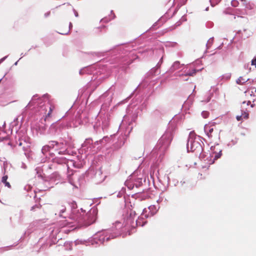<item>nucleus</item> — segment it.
I'll list each match as a JSON object with an SVG mask.
<instances>
[{
    "label": "nucleus",
    "mask_w": 256,
    "mask_h": 256,
    "mask_svg": "<svg viewBox=\"0 0 256 256\" xmlns=\"http://www.w3.org/2000/svg\"><path fill=\"white\" fill-rule=\"evenodd\" d=\"M128 216L124 218V222L116 221L113 224L112 230H102L98 232L94 235L92 238L86 240H76L74 242L76 245L82 244L88 246L90 244L92 246L95 244L100 245L104 244L106 241L108 242L110 240L114 238L116 236L120 235L122 232L126 230V227L132 226L134 222V212L130 210Z\"/></svg>",
    "instance_id": "1"
},
{
    "label": "nucleus",
    "mask_w": 256,
    "mask_h": 256,
    "mask_svg": "<svg viewBox=\"0 0 256 256\" xmlns=\"http://www.w3.org/2000/svg\"><path fill=\"white\" fill-rule=\"evenodd\" d=\"M72 213L69 217L61 222L62 227L68 226L74 228L88 226L94 222L96 219L98 210L96 208H91L86 214V212L82 208L76 210V204L72 202L71 204Z\"/></svg>",
    "instance_id": "2"
},
{
    "label": "nucleus",
    "mask_w": 256,
    "mask_h": 256,
    "mask_svg": "<svg viewBox=\"0 0 256 256\" xmlns=\"http://www.w3.org/2000/svg\"><path fill=\"white\" fill-rule=\"evenodd\" d=\"M202 144L204 143L202 138L196 135L194 132H190L187 140L186 148L188 152H195L196 155H199V158L206 162L207 164H211L214 160L220 158L222 155V150L218 148L219 144H217L210 147L212 153L207 154L203 152Z\"/></svg>",
    "instance_id": "3"
},
{
    "label": "nucleus",
    "mask_w": 256,
    "mask_h": 256,
    "mask_svg": "<svg viewBox=\"0 0 256 256\" xmlns=\"http://www.w3.org/2000/svg\"><path fill=\"white\" fill-rule=\"evenodd\" d=\"M113 94L114 89L110 88L100 98L101 100H104V103L94 125V128L96 132H98L100 129L104 131L110 125V114L108 108L112 102Z\"/></svg>",
    "instance_id": "4"
},
{
    "label": "nucleus",
    "mask_w": 256,
    "mask_h": 256,
    "mask_svg": "<svg viewBox=\"0 0 256 256\" xmlns=\"http://www.w3.org/2000/svg\"><path fill=\"white\" fill-rule=\"evenodd\" d=\"M74 148V142L71 137L60 138L58 141L50 140L42 146V152L46 157L48 154L53 157L54 152L59 155H70V150Z\"/></svg>",
    "instance_id": "5"
},
{
    "label": "nucleus",
    "mask_w": 256,
    "mask_h": 256,
    "mask_svg": "<svg viewBox=\"0 0 256 256\" xmlns=\"http://www.w3.org/2000/svg\"><path fill=\"white\" fill-rule=\"evenodd\" d=\"M136 104H130L126 109V114L124 116V118L120 126V130L123 131L124 136L120 138L116 144V148H120L125 142L126 137L128 136L132 129V122H134L138 114V108Z\"/></svg>",
    "instance_id": "6"
},
{
    "label": "nucleus",
    "mask_w": 256,
    "mask_h": 256,
    "mask_svg": "<svg viewBox=\"0 0 256 256\" xmlns=\"http://www.w3.org/2000/svg\"><path fill=\"white\" fill-rule=\"evenodd\" d=\"M114 51L117 53V56L115 58L116 66H119L122 70H125L134 60L138 58L136 51L132 50L129 45L120 46L115 48Z\"/></svg>",
    "instance_id": "7"
},
{
    "label": "nucleus",
    "mask_w": 256,
    "mask_h": 256,
    "mask_svg": "<svg viewBox=\"0 0 256 256\" xmlns=\"http://www.w3.org/2000/svg\"><path fill=\"white\" fill-rule=\"evenodd\" d=\"M36 105L34 108L39 115L44 118V120L49 117L53 110L54 106L50 105L48 102L44 101L43 98H38V95L34 96L32 100L26 106V108Z\"/></svg>",
    "instance_id": "8"
},
{
    "label": "nucleus",
    "mask_w": 256,
    "mask_h": 256,
    "mask_svg": "<svg viewBox=\"0 0 256 256\" xmlns=\"http://www.w3.org/2000/svg\"><path fill=\"white\" fill-rule=\"evenodd\" d=\"M36 170L38 176L42 178V186H41L42 190H48L59 182L60 176L58 173H52L49 176L44 177L41 174L40 168H36Z\"/></svg>",
    "instance_id": "9"
},
{
    "label": "nucleus",
    "mask_w": 256,
    "mask_h": 256,
    "mask_svg": "<svg viewBox=\"0 0 256 256\" xmlns=\"http://www.w3.org/2000/svg\"><path fill=\"white\" fill-rule=\"evenodd\" d=\"M172 140V136L170 132H166L159 140L156 146L152 151L154 154L157 152L160 154V156L162 154L165 152L168 148Z\"/></svg>",
    "instance_id": "10"
},
{
    "label": "nucleus",
    "mask_w": 256,
    "mask_h": 256,
    "mask_svg": "<svg viewBox=\"0 0 256 256\" xmlns=\"http://www.w3.org/2000/svg\"><path fill=\"white\" fill-rule=\"evenodd\" d=\"M160 208V206H156L155 205H152L148 206V209L144 208L141 216L138 220H136V224L137 226H144L146 222V221L142 222V220L144 218H148L154 215Z\"/></svg>",
    "instance_id": "11"
},
{
    "label": "nucleus",
    "mask_w": 256,
    "mask_h": 256,
    "mask_svg": "<svg viewBox=\"0 0 256 256\" xmlns=\"http://www.w3.org/2000/svg\"><path fill=\"white\" fill-rule=\"evenodd\" d=\"M52 160L55 163H57L58 164H64L66 165V167L67 168L68 171V176H70L72 174H70V168L71 166H73L76 168H78V166L76 164V163L72 160H68L66 158L64 157H55L54 158H52Z\"/></svg>",
    "instance_id": "12"
},
{
    "label": "nucleus",
    "mask_w": 256,
    "mask_h": 256,
    "mask_svg": "<svg viewBox=\"0 0 256 256\" xmlns=\"http://www.w3.org/2000/svg\"><path fill=\"white\" fill-rule=\"evenodd\" d=\"M204 130L208 138H212L214 134H220L221 130L216 126V124L215 122H210L206 124L204 127Z\"/></svg>",
    "instance_id": "13"
},
{
    "label": "nucleus",
    "mask_w": 256,
    "mask_h": 256,
    "mask_svg": "<svg viewBox=\"0 0 256 256\" xmlns=\"http://www.w3.org/2000/svg\"><path fill=\"white\" fill-rule=\"evenodd\" d=\"M130 178L132 180L135 184L136 188H138L142 184L143 180H145V178L143 174L140 173V170H137L130 176Z\"/></svg>",
    "instance_id": "14"
},
{
    "label": "nucleus",
    "mask_w": 256,
    "mask_h": 256,
    "mask_svg": "<svg viewBox=\"0 0 256 256\" xmlns=\"http://www.w3.org/2000/svg\"><path fill=\"white\" fill-rule=\"evenodd\" d=\"M202 68L196 70L193 67L192 65H186L182 70V73H179L177 76L182 77L187 76H194L197 72L201 70Z\"/></svg>",
    "instance_id": "15"
},
{
    "label": "nucleus",
    "mask_w": 256,
    "mask_h": 256,
    "mask_svg": "<svg viewBox=\"0 0 256 256\" xmlns=\"http://www.w3.org/2000/svg\"><path fill=\"white\" fill-rule=\"evenodd\" d=\"M94 66H86L80 70L79 73L80 75L84 74H94L96 72H94Z\"/></svg>",
    "instance_id": "16"
},
{
    "label": "nucleus",
    "mask_w": 256,
    "mask_h": 256,
    "mask_svg": "<svg viewBox=\"0 0 256 256\" xmlns=\"http://www.w3.org/2000/svg\"><path fill=\"white\" fill-rule=\"evenodd\" d=\"M183 66L184 64H180L179 61H176L170 68L169 71L170 72H173L175 70L180 69Z\"/></svg>",
    "instance_id": "17"
},
{
    "label": "nucleus",
    "mask_w": 256,
    "mask_h": 256,
    "mask_svg": "<svg viewBox=\"0 0 256 256\" xmlns=\"http://www.w3.org/2000/svg\"><path fill=\"white\" fill-rule=\"evenodd\" d=\"M110 138L108 136H104L102 139L94 142L95 145L100 144L101 146H104L107 143L109 142Z\"/></svg>",
    "instance_id": "18"
},
{
    "label": "nucleus",
    "mask_w": 256,
    "mask_h": 256,
    "mask_svg": "<svg viewBox=\"0 0 256 256\" xmlns=\"http://www.w3.org/2000/svg\"><path fill=\"white\" fill-rule=\"evenodd\" d=\"M246 93L250 94L252 98L253 102L256 100V88H252L246 92Z\"/></svg>",
    "instance_id": "19"
},
{
    "label": "nucleus",
    "mask_w": 256,
    "mask_h": 256,
    "mask_svg": "<svg viewBox=\"0 0 256 256\" xmlns=\"http://www.w3.org/2000/svg\"><path fill=\"white\" fill-rule=\"evenodd\" d=\"M125 185L128 187L129 190H132L135 186L134 182L132 180L130 177L125 182Z\"/></svg>",
    "instance_id": "20"
},
{
    "label": "nucleus",
    "mask_w": 256,
    "mask_h": 256,
    "mask_svg": "<svg viewBox=\"0 0 256 256\" xmlns=\"http://www.w3.org/2000/svg\"><path fill=\"white\" fill-rule=\"evenodd\" d=\"M188 0H174L176 4H177V6L173 14H174L178 9L182 6L184 5Z\"/></svg>",
    "instance_id": "21"
},
{
    "label": "nucleus",
    "mask_w": 256,
    "mask_h": 256,
    "mask_svg": "<svg viewBox=\"0 0 256 256\" xmlns=\"http://www.w3.org/2000/svg\"><path fill=\"white\" fill-rule=\"evenodd\" d=\"M60 124L58 123L52 124L50 128V133L52 134H55L56 132V128L59 127Z\"/></svg>",
    "instance_id": "22"
},
{
    "label": "nucleus",
    "mask_w": 256,
    "mask_h": 256,
    "mask_svg": "<svg viewBox=\"0 0 256 256\" xmlns=\"http://www.w3.org/2000/svg\"><path fill=\"white\" fill-rule=\"evenodd\" d=\"M248 114L246 111L242 110V114L237 116L236 118L238 121L242 120L243 118L246 119L248 118Z\"/></svg>",
    "instance_id": "23"
},
{
    "label": "nucleus",
    "mask_w": 256,
    "mask_h": 256,
    "mask_svg": "<svg viewBox=\"0 0 256 256\" xmlns=\"http://www.w3.org/2000/svg\"><path fill=\"white\" fill-rule=\"evenodd\" d=\"M58 208L60 210V212H59L60 216L66 218V215L64 214L66 212V206H62V205L60 206Z\"/></svg>",
    "instance_id": "24"
},
{
    "label": "nucleus",
    "mask_w": 256,
    "mask_h": 256,
    "mask_svg": "<svg viewBox=\"0 0 256 256\" xmlns=\"http://www.w3.org/2000/svg\"><path fill=\"white\" fill-rule=\"evenodd\" d=\"M213 91H214V90ZM213 92H212L211 90H210L206 96V98L202 100V102H204L206 103L209 102L213 96Z\"/></svg>",
    "instance_id": "25"
},
{
    "label": "nucleus",
    "mask_w": 256,
    "mask_h": 256,
    "mask_svg": "<svg viewBox=\"0 0 256 256\" xmlns=\"http://www.w3.org/2000/svg\"><path fill=\"white\" fill-rule=\"evenodd\" d=\"M158 52L159 53H160L162 54V56L161 58L160 59V61L156 64V66H158V68H160L161 64L162 63V58H163L164 54V50L163 48H160L158 50H156V52Z\"/></svg>",
    "instance_id": "26"
},
{
    "label": "nucleus",
    "mask_w": 256,
    "mask_h": 256,
    "mask_svg": "<svg viewBox=\"0 0 256 256\" xmlns=\"http://www.w3.org/2000/svg\"><path fill=\"white\" fill-rule=\"evenodd\" d=\"M8 139V136L6 132L0 128V141H3Z\"/></svg>",
    "instance_id": "27"
},
{
    "label": "nucleus",
    "mask_w": 256,
    "mask_h": 256,
    "mask_svg": "<svg viewBox=\"0 0 256 256\" xmlns=\"http://www.w3.org/2000/svg\"><path fill=\"white\" fill-rule=\"evenodd\" d=\"M159 68H158V66H156V67L153 68L150 70L149 74L152 76H155V75L157 74H159L160 73V72L158 70Z\"/></svg>",
    "instance_id": "28"
},
{
    "label": "nucleus",
    "mask_w": 256,
    "mask_h": 256,
    "mask_svg": "<svg viewBox=\"0 0 256 256\" xmlns=\"http://www.w3.org/2000/svg\"><path fill=\"white\" fill-rule=\"evenodd\" d=\"M111 16H110L109 18H104L102 19L101 21L103 22H110L111 20H112L114 18L115 16L114 14L113 13V11L111 10Z\"/></svg>",
    "instance_id": "29"
},
{
    "label": "nucleus",
    "mask_w": 256,
    "mask_h": 256,
    "mask_svg": "<svg viewBox=\"0 0 256 256\" xmlns=\"http://www.w3.org/2000/svg\"><path fill=\"white\" fill-rule=\"evenodd\" d=\"M248 80V78H244L240 76L237 80L236 83L238 84H243Z\"/></svg>",
    "instance_id": "30"
},
{
    "label": "nucleus",
    "mask_w": 256,
    "mask_h": 256,
    "mask_svg": "<svg viewBox=\"0 0 256 256\" xmlns=\"http://www.w3.org/2000/svg\"><path fill=\"white\" fill-rule=\"evenodd\" d=\"M8 178V177L7 176H3L2 178V182L5 184V186L10 188V184L8 182H7Z\"/></svg>",
    "instance_id": "31"
},
{
    "label": "nucleus",
    "mask_w": 256,
    "mask_h": 256,
    "mask_svg": "<svg viewBox=\"0 0 256 256\" xmlns=\"http://www.w3.org/2000/svg\"><path fill=\"white\" fill-rule=\"evenodd\" d=\"M92 142V140L91 138H87L86 140L82 144L83 148L88 146L90 145Z\"/></svg>",
    "instance_id": "32"
},
{
    "label": "nucleus",
    "mask_w": 256,
    "mask_h": 256,
    "mask_svg": "<svg viewBox=\"0 0 256 256\" xmlns=\"http://www.w3.org/2000/svg\"><path fill=\"white\" fill-rule=\"evenodd\" d=\"M38 129L39 130H38V132H39L40 134H44L46 128L45 126H40Z\"/></svg>",
    "instance_id": "33"
},
{
    "label": "nucleus",
    "mask_w": 256,
    "mask_h": 256,
    "mask_svg": "<svg viewBox=\"0 0 256 256\" xmlns=\"http://www.w3.org/2000/svg\"><path fill=\"white\" fill-rule=\"evenodd\" d=\"M213 42H214V38H211L208 40L207 44H206V47H207L208 49L210 48V46L212 45Z\"/></svg>",
    "instance_id": "34"
},
{
    "label": "nucleus",
    "mask_w": 256,
    "mask_h": 256,
    "mask_svg": "<svg viewBox=\"0 0 256 256\" xmlns=\"http://www.w3.org/2000/svg\"><path fill=\"white\" fill-rule=\"evenodd\" d=\"M186 16H185V15H184V16H183L182 17V18H181V19H180V21L178 22H176V26H180V25L181 24H182V22H186Z\"/></svg>",
    "instance_id": "35"
},
{
    "label": "nucleus",
    "mask_w": 256,
    "mask_h": 256,
    "mask_svg": "<svg viewBox=\"0 0 256 256\" xmlns=\"http://www.w3.org/2000/svg\"><path fill=\"white\" fill-rule=\"evenodd\" d=\"M178 45L177 43L176 42H168L166 44V46H172L175 47Z\"/></svg>",
    "instance_id": "36"
},
{
    "label": "nucleus",
    "mask_w": 256,
    "mask_h": 256,
    "mask_svg": "<svg viewBox=\"0 0 256 256\" xmlns=\"http://www.w3.org/2000/svg\"><path fill=\"white\" fill-rule=\"evenodd\" d=\"M231 74L230 73L226 74L222 76V79L228 80L230 78Z\"/></svg>",
    "instance_id": "37"
},
{
    "label": "nucleus",
    "mask_w": 256,
    "mask_h": 256,
    "mask_svg": "<svg viewBox=\"0 0 256 256\" xmlns=\"http://www.w3.org/2000/svg\"><path fill=\"white\" fill-rule=\"evenodd\" d=\"M221 0H210V4L212 6H214L220 2Z\"/></svg>",
    "instance_id": "38"
},
{
    "label": "nucleus",
    "mask_w": 256,
    "mask_h": 256,
    "mask_svg": "<svg viewBox=\"0 0 256 256\" xmlns=\"http://www.w3.org/2000/svg\"><path fill=\"white\" fill-rule=\"evenodd\" d=\"M202 116L204 118H208L209 116V112L208 111H203L202 112Z\"/></svg>",
    "instance_id": "39"
},
{
    "label": "nucleus",
    "mask_w": 256,
    "mask_h": 256,
    "mask_svg": "<svg viewBox=\"0 0 256 256\" xmlns=\"http://www.w3.org/2000/svg\"><path fill=\"white\" fill-rule=\"evenodd\" d=\"M40 207H41V206L40 204H36L31 208L30 210L34 211V210H35L36 208L39 209L40 208Z\"/></svg>",
    "instance_id": "40"
},
{
    "label": "nucleus",
    "mask_w": 256,
    "mask_h": 256,
    "mask_svg": "<svg viewBox=\"0 0 256 256\" xmlns=\"http://www.w3.org/2000/svg\"><path fill=\"white\" fill-rule=\"evenodd\" d=\"M238 2L236 0H232L231 2L232 6L234 7H236L238 5Z\"/></svg>",
    "instance_id": "41"
},
{
    "label": "nucleus",
    "mask_w": 256,
    "mask_h": 256,
    "mask_svg": "<svg viewBox=\"0 0 256 256\" xmlns=\"http://www.w3.org/2000/svg\"><path fill=\"white\" fill-rule=\"evenodd\" d=\"M144 54H146V56H148V55H151L152 54H154V50H145L144 52Z\"/></svg>",
    "instance_id": "42"
},
{
    "label": "nucleus",
    "mask_w": 256,
    "mask_h": 256,
    "mask_svg": "<svg viewBox=\"0 0 256 256\" xmlns=\"http://www.w3.org/2000/svg\"><path fill=\"white\" fill-rule=\"evenodd\" d=\"M236 143H237V140H232L231 141V142H229L228 144V146H232L236 144Z\"/></svg>",
    "instance_id": "43"
},
{
    "label": "nucleus",
    "mask_w": 256,
    "mask_h": 256,
    "mask_svg": "<svg viewBox=\"0 0 256 256\" xmlns=\"http://www.w3.org/2000/svg\"><path fill=\"white\" fill-rule=\"evenodd\" d=\"M213 26H214V24L212 22H208L206 23V26L208 28H212Z\"/></svg>",
    "instance_id": "44"
},
{
    "label": "nucleus",
    "mask_w": 256,
    "mask_h": 256,
    "mask_svg": "<svg viewBox=\"0 0 256 256\" xmlns=\"http://www.w3.org/2000/svg\"><path fill=\"white\" fill-rule=\"evenodd\" d=\"M32 188V187L30 185H26L24 187V190L27 192L30 190Z\"/></svg>",
    "instance_id": "45"
},
{
    "label": "nucleus",
    "mask_w": 256,
    "mask_h": 256,
    "mask_svg": "<svg viewBox=\"0 0 256 256\" xmlns=\"http://www.w3.org/2000/svg\"><path fill=\"white\" fill-rule=\"evenodd\" d=\"M65 246L68 248V250H72V244L70 242H66L65 244Z\"/></svg>",
    "instance_id": "46"
},
{
    "label": "nucleus",
    "mask_w": 256,
    "mask_h": 256,
    "mask_svg": "<svg viewBox=\"0 0 256 256\" xmlns=\"http://www.w3.org/2000/svg\"><path fill=\"white\" fill-rule=\"evenodd\" d=\"M190 98H188V100L186 102H185L184 103V104L183 105L184 107H186L188 105L189 106V103H190Z\"/></svg>",
    "instance_id": "47"
},
{
    "label": "nucleus",
    "mask_w": 256,
    "mask_h": 256,
    "mask_svg": "<svg viewBox=\"0 0 256 256\" xmlns=\"http://www.w3.org/2000/svg\"><path fill=\"white\" fill-rule=\"evenodd\" d=\"M20 219L22 220L24 216V212L22 210H20L19 212Z\"/></svg>",
    "instance_id": "48"
},
{
    "label": "nucleus",
    "mask_w": 256,
    "mask_h": 256,
    "mask_svg": "<svg viewBox=\"0 0 256 256\" xmlns=\"http://www.w3.org/2000/svg\"><path fill=\"white\" fill-rule=\"evenodd\" d=\"M72 22H70V24H69V30H68V32H66V33H64H64H60V34H68L70 30L72 28Z\"/></svg>",
    "instance_id": "49"
},
{
    "label": "nucleus",
    "mask_w": 256,
    "mask_h": 256,
    "mask_svg": "<svg viewBox=\"0 0 256 256\" xmlns=\"http://www.w3.org/2000/svg\"><path fill=\"white\" fill-rule=\"evenodd\" d=\"M251 64L252 66H255L256 67V56L252 60Z\"/></svg>",
    "instance_id": "50"
},
{
    "label": "nucleus",
    "mask_w": 256,
    "mask_h": 256,
    "mask_svg": "<svg viewBox=\"0 0 256 256\" xmlns=\"http://www.w3.org/2000/svg\"><path fill=\"white\" fill-rule=\"evenodd\" d=\"M164 178L166 180H167V184L168 185L169 184V182H170V177L168 176H166Z\"/></svg>",
    "instance_id": "51"
},
{
    "label": "nucleus",
    "mask_w": 256,
    "mask_h": 256,
    "mask_svg": "<svg viewBox=\"0 0 256 256\" xmlns=\"http://www.w3.org/2000/svg\"><path fill=\"white\" fill-rule=\"evenodd\" d=\"M8 56H6L0 59V64L2 63L8 58Z\"/></svg>",
    "instance_id": "52"
},
{
    "label": "nucleus",
    "mask_w": 256,
    "mask_h": 256,
    "mask_svg": "<svg viewBox=\"0 0 256 256\" xmlns=\"http://www.w3.org/2000/svg\"><path fill=\"white\" fill-rule=\"evenodd\" d=\"M21 168H24V169H26V166L25 164H24V162H22V164H21Z\"/></svg>",
    "instance_id": "53"
},
{
    "label": "nucleus",
    "mask_w": 256,
    "mask_h": 256,
    "mask_svg": "<svg viewBox=\"0 0 256 256\" xmlns=\"http://www.w3.org/2000/svg\"><path fill=\"white\" fill-rule=\"evenodd\" d=\"M73 11H74V16L76 17H78V12L74 9H73Z\"/></svg>",
    "instance_id": "54"
},
{
    "label": "nucleus",
    "mask_w": 256,
    "mask_h": 256,
    "mask_svg": "<svg viewBox=\"0 0 256 256\" xmlns=\"http://www.w3.org/2000/svg\"><path fill=\"white\" fill-rule=\"evenodd\" d=\"M50 12H46L44 14V16L46 18L48 16H50Z\"/></svg>",
    "instance_id": "55"
},
{
    "label": "nucleus",
    "mask_w": 256,
    "mask_h": 256,
    "mask_svg": "<svg viewBox=\"0 0 256 256\" xmlns=\"http://www.w3.org/2000/svg\"><path fill=\"white\" fill-rule=\"evenodd\" d=\"M242 34V36H244V37H246V38H248L250 36V34H244L243 32Z\"/></svg>",
    "instance_id": "56"
},
{
    "label": "nucleus",
    "mask_w": 256,
    "mask_h": 256,
    "mask_svg": "<svg viewBox=\"0 0 256 256\" xmlns=\"http://www.w3.org/2000/svg\"><path fill=\"white\" fill-rule=\"evenodd\" d=\"M184 183V182H182V181L180 182V184H181L182 186Z\"/></svg>",
    "instance_id": "57"
},
{
    "label": "nucleus",
    "mask_w": 256,
    "mask_h": 256,
    "mask_svg": "<svg viewBox=\"0 0 256 256\" xmlns=\"http://www.w3.org/2000/svg\"><path fill=\"white\" fill-rule=\"evenodd\" d=\"M160 202H162V200H160V199H159V200H157V202H158V203H159Z\"/></svg>",
    "instance_id": "58"
},
{
    "label": "nucleus",
    "mask_w": 256,
    "mask_h": 256,
    "mask_svg": "<svg viewBox=\"0 0 256 256\" xmlns=\"http://www.w3.org/2000/svg\"><path fill=\"white\" fill-rule=\"evenodd\" d=\"M17 144H18L19 146H22V142H20L19 143H17Z\"/></svg>",
    "instance_id": "59"
},
{
    "label": "nucleus",
    "mask_w": 256,
    "mask_h": 256,
    "mask_svg": "<svg viewBox=\"0 0 256 256\" xmlns=\"http://www.w3.org/2000/svg\"><path fill=\"white\" fill-rule=\"evenodd\" d=\"M18 61L16 62L14 64V66H16L18 64Z\"/></svg>",
    "instance_id": "60"
},
{
    "label": "nucleus",
    "mask_w": 256,
    "mask_h": 256,
    "mask_svg": "<svg viewBox=\"0 0 256 256\" xmlns=\"http://www.w3.org/2000/svg\"><path fill=\"white\" fill-rule=\"evenodd\" d=\"M177 118H175L172 120V122H174Z\"/></svg>",
    "instance_id": "61"
},
{
    "label": "nucleus",
    "mask_w": 256,
    "mask_h": 256,
    "mask_svg": "<svg viewBox=\"0 0 256 256\" xmlns=\"http://www.w3.org/2000/svg\"><path fill=\"white\" fill-rule=\"evenodd\" d=\"M250 103V102L249 100L247 104H246V105L248 106L249 104Z\"/></svg>",
    "instance_id": "62"
},
{
    "label": "nucleus",
    "mask_w": 256,
    "mask_h": 256,
    "mask_svg": "<svg viewBox=\"0 0 256 256\" xmlns=\"http://www.w3.org/2000/svg\"><path fill=\"white\" fill-rule=\"evenodd\" d=\"M248 64L247 66H246V65L244 66L245 68H248Z\"/></svg>",
    "instance_id": "63"
},
{
    "label": "nucleus",
    "mask_w": 256,
    "mask_h": 256,
    "mask_svg": "<svg viewBox=\"0 0 256 256\" xmlns=\"http://www.w3.org/2000/svg\"><path fill=\"white\" fill-rule=\"evenodd\" d=\"M183 80H185V81H186V80H188V78H184Z\"/></svg>",
    "instance_id": "64"
}]
</instances>
